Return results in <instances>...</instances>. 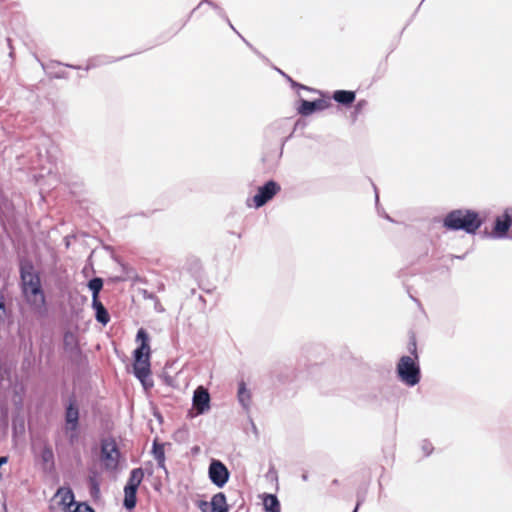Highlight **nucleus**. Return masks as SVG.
<instances>
[{
	"label": "nucleus",
	"instance_id": "obj_1",
	"mask_svg": "<svg viewBox=\"0 0 512 512\" xmlns=\"http://www.w3.org/2000/svg\"><path fill=\"white\" fill-rule=\"evenodd\" d=\"M19 278L21 293L26 303L36 315L45 317L48 313L46 295L40 273L29 258L19 259Z\"/></svg>",
	"mask_w": 512,
	"mask_h": 512
},
{
	"label": "nucleus",
	"instance_id": "obj_2",
	"mask_svg": "<svg viewBox=\"0 0 512 512\" xmlns=\"http://www.w3.org/2000/svg\"><path fill=\"white\" fill-rule=\"evenodd\" d=\"M136 340L140 344L132 354V373L140 381L144 390H149L154 386V382L151 378V348L148 332L144 328L138 329Z\"/></svg>",
	"mask_w": 512,
	"mask_h": 512
},
{
	"label": "nucleus",
	"instance_id": "obj_3",
	"mask_svg": "<svg viewBox=\"0 0 512 512\" xmlns=\"http://www.w3.org/2000/svg\"><path fill=\"white\" fill-rule=\"evenodd\" d=\"M484 224L480 213L473 209H454L448 212L442 220V225L449 231H464L475 235Z\"/></svg>",
	"mask_w": 512,
	"mask_h": 512
},
{
	"label": "nucleus",
	"instance_id": "obj_4",
	"mask_svg": "<svg viewBox=\"0 0 512 512\" xmlns=\"http://www.w3.org/2000/svg\"><path fill=\"white\" fill-rule=\"evenodd\" d=\"M63 414V432L70 445H74L79 439L80 433V405L75 393L70 394L66 399H62Z\"/></svg>",
	"mask_w": 512,
	"mask_h": 512
},
{
	"label": "nucleus",
	"instance_id": "obj_5",
	"mask_svg": "<svg viewBox=\"0 0 512 512\" xmlns=\"http://www.w3.org/2000/svg\"><path fill=\"white\" fill-rule=\"evenodd\" d=\"M396 373L398 379L409 387L416 386L421 380V369L418 360H414L407 355L399 359Z\"/></svg>",
	"mask_w": 512,
	"mask_h": 512
},
{
	"label": "nucleus",
	"instance_id": "obj_6",
	"mask_svg": "<svg viewBox=\"0 0 512 512\" xmlns=\"http://www.w3.org/2000/svg\"><path fill=\"white\" fill-rule=\"evenodd\" d=\"M144 479L143 468H134L130 471L128 480L124 486L123 507L127 511H132L137 505V491Z\"/></svg>",
	"mask_w": 512,
	"mask_h": 512
},
{
	"label": "nucleus",
	"instance_id": "obj_7",
	"mask_svg": "<svg viewBox=\"0 0 512 512\" xmlns=\"http://www.w3.org/2000/svg\"><path fill=\"white\" fill-rule=\"evenodd\" d=\"M288 129H289L288 119H281V120L273 122L265 130V137L268 140L280 143L279 157L282 156L285 143L290 138H292L293 132L295 131L296 126L294 127L293 131H291L287 136H284V134L287 132Z\"/></svg>",
	"mask_w": 512,
	"mask_h": 512
},
{
	"label": "nucleus",
	"instance_id": "obj_8",
	"mask_svg": "<svg viewBox=\"0 0 512 512\" xmlns=\"http://www.w3.org/2000/svg\"><path fill=\"white\" fill-rule=\"evenodd\" d=\"M63 349L69 361L75 366L80 367L86 360L79 346L76 334L70 330L65 331L63 334Z\"/></svg>",
	"mask_w": 512,
	"mask_h": 512
},
{
	"label": "nucleus",
	"instance_id": "obj_9",
	"mask_svg": "<svg viewBox=\"0 0 512 512\" xmlns=\"http://www.w3.org/2000/svg\"><path fill=\"white\" fill-rule=\"evenodd\" d=\"M512 227V207L506 208L500 216H497L494 220L492 231H485L487 237L493 239H505L511 238L509 230Z\"/></svg>",
	"mask_w": 512,
	"mask_h": 512
},
{
	"label": "nucleus",
	"instance_id": "obj_10",
	"mask_svg": "<svg viewBox=\"0 0 512 512\" xmlns=\"http://www.w3.org/2000/svg\"><path fill=\"white\" fill-rule=\"evenodd\" d=\"M281 191L280 184L270 179L259 186L256 194L252 197L253 206L259 209L271 201Z\"/></svg>",
	"mask_w": 512,
	"mask_h": 512
},
{
	"label": "nucleus",
	"instance_id": "obj_11",
	"mask_svg": "<svg viewBox=\"0 0 512 512\" xmlns=\"http://www.w3.org/2000/svg\"><path fill=\"white\" fill-rule=\"evenodd\" d=\"M101 461L107 470H115L118 467L120 451L116 441L113 438L103 439L101 441Z\"/></svg>",
	"mask_w": 512,
	"mask_h": 512
},
{
	"label": "nucleus",
	"instance_id": "obj_12",
	"mask_svg": "<svg viewBox=\"0 0 512 512\" xmlns=\"http://www.w3.org/2000/svg\"><path fill=\"white\" fill-rule=\"evenodd\" d=\"M208 477L216 487L223 488L229 481L230 471L221 460L212 458L208 467Z\"/></svg>",
	"mask_w": 512,
	"mask_h": 512
},
{
	"label": "nucleus",
	"instance_id": "obj_13",
	"mask_svg": "<svg viewBox=\"0 0 512 512\" xmlns=\"http://www.w3.org/2000/svg\"><path fill=\"white\" fill-rule=\"evenodd\" d=\"M192 405L197 415H203L210 410L211 397L207 388L200 385L194 390Z\"/></svg>",
	"mask_w": 512,
	"mask_h": 512
},
{
	"label": "nucleus",
	"instance_id": "obj_14",
	"mask_svg": "<svg viewBox=\"0 0 512 512\" xmlns=\"http://www.w3.org/2000/svg\"><path fill=\"white\" fill-rule=\"evenodd\" d=\"M297 103V112L304 117L310 116L318 111H323L330 106V103L325 99L309 101L304 98H300Z\"/></svg>",
	"mask_w": 512,
	"mask_h": 512
},
{
	"label": "nucleus",
	"instance_id": "obj_15",
	"mask_svg": "<svg viewBox=\"0 0 512 512\" xmlns=\"http://www.w3.org/2000/svg\"><path fill=\"white\" fill-rule=\"evenodd\" d=\"M332 99L344 107H351L356 100V92L353 90H335Z\"/></svg>",
	"mask_w": 512,
	"mask_h": 512
},
{
	"label": "nucleus",
	"instance_id": "obj_16",
	"mask_svg": "<svg viewBox=\"0 0 512 512\" xmlns=\"http://www.w3.org/2000/svg\"><path fill=\"white\" fill-rule=\"evenodd\" d=\"M92 309L95 312V319L103 326L107 325L110 321V314L104 304L99 299L92 300Z\"/></svg>",
	"mask_w": 512,
	"mask_h": 512
},
{
	"label": "nucleus",
	"instance_id": "obj_17",
	"mask_svg": "<svg viewBox=\"0 0 512 512\" xmlns=\"http://www.w3.org/2000/svg\"><path fill=\"white\" fill-rule=\"evenodd\" d=\"M126 57L127 56L114 58V57H111L108 55H97V56H94V57H91L90 59H88L87 65L84 69L86 71H89L90 69L97 68V67H100L103 65H107V64L119 61L121 59H124Z\"/></svg>",
	"mask_w": 512,
	"mask_h": 512
},
{
	"label": "nucleus",
	"instance_id": "obj_18",
	"mask_svg": "<svg viewBox=\"0 0 512 512\" xmlns=\"http://www.w3.org/2000/svg\"><path fill=\"white\" fill-rule=\"evenodd\" d=\"M210 512H229V505L225 493L218 492L214 494L210 501Z\"/></svg>",
	"mask_w": 512,
	"mask_h": 512
},
{
	"label": "nucleus",
	"instance_id": "obj_19",
	"mask_svg": "<svg viewBox=\"0 0 512 512\" xmlns=\"http://www.w3.org/2000/svg\"><path fill=\"white\" fill-rule=\"evenodd\" d=\"M58 494H61V500L59 501V505L62 506L63 512L71 510L72 507L77 503L71 488H61L59 489Z\"/></svg>",
	"mask_w": 512,
	"mask_h": 512
},
{
	"label": "nucleus",
	"instance_id": "obj_20",
	"mask_svg": "<svg viewBox=\"0 0 512 512\" xmlns=\"http://www.w3.org/2000/svg\"><path fill=\"white\" fill-rule=\"evenodd\" d=\"M262 501L265 512H281V504L277 495L264 493L262 495Z\"/></svg>",
	"mask_w": 512,
	"mask_h": 512
},
{
	"label": "nucleus",
	"instance_id": "obj_21",
	"mask_svg": "<svg viewBox=\"0 0 512 512\" xmlns=\"http://www.w3.org/2000/svg\"><path fill=\"white\" fill-rule=\"evenodd\" d=\"M237 399L244 409H248L251 403V392L244 380L238 382Z\"/></svg>",
	"mask_w": 512,
	"mask_h": 512
},
{
	"label": "nucleus",
	"instance_id": "obj_22",
	"mask_svg": "<svg viewBox=\"0 0 512 512\" xmlns=\"http://www.w3.org/2000/svg\"><path fill=\"white\" fill-rule=\"evenodd\" d=\"M152 454L154 456V459L157 462L158 468H162L165 472H167V469L165 467L164 445L154 441L153 446H152Z\"/></svg>",
	"mask_w": 512,
	"mask_h": 512
},
{
	"label": "nucleus",
	"instance_id": "obj_23",
	"mask_svg": "<svg viewBox=\"0 0 512 512\" xmlns=\"http://www.w3.org/2000/svg\"><path fill=\"white\" fill-rule=\"evenodd\" d=\"M104 281L101 277H93L88 283L87 287L92 293V300L99 299V294L103 288Z\"/></svg>",
	"mask_w": 512,
	"mask_h": 512
},
{
	"label": "nucleus",
	"instance_id": "obj_24",
	"mask_svg": "<svg viewBox=\"0 0 512 512\" xmlns=\"http://www.w3.org/2000/svg\"><path fill=\"white\" fill-rule=\"evenodd\" d=\"M368 106V101L365 99H360L354 105L353 111L350 113V118L352 123H355L358 119V116L366 109Z\"/></svg>",
	"mask_w": 512,
	"mask_h": 512
},
{
	"label": "nucleus",
	"instance_id": "obj_25",
	"mask_svg": "<svg viewBox=\"0 0 512 512\" xmlns=\"http://www.w3.org/2000/svg\"><path fill=\"white\" fill-rule=\"evenodd\" d=\"M89 492L93 499H96L100 496V484L96 478V475L89 476Z\"/></svg>",
	"mask_w": 512,
	"mask_h": 512
},
{
	"label": "nucleus",
	"instance_id": "obj_26",
	"mask_svg": "<svg viewBox=\"0 0 512 512\" xmlns=\"http://www.w3.org/2000/svg\"><path fill=\"white\" fill-rule=\"evenodd\" d=\"M229 27L244 41V43L257 55L259 56L261 59H266L265 56L263 54H261V52H259L250 42H248L237 30L236 28L233 26V24L231 23V21L229 20V22H226Z\"/></svg>",
	"mask_w": 512,
	"mask_h": 512
},
{
	"label": "nucleus",
	"instance_id": "obj_27",
	"mask_svg": "<svg viewBox=\"0 0 512 512\" xmlns=\"http://www.w3.org/2000/svg\"><path fill=\"white\" fill-rule=\"evenodd\" d=\"M65 512H95L87 502H77L74 508Z\"/></svg>",
	"mask_w": 512,
	"mask_h": 512
},
{
	"label": "nucleus",
	"instance_id": "obj_28",
	"mask_svg": "<svg viewBox=\"0 0 512 512\" xmlns=\"http://www.w3.org/2000/svg\"><path fill=\"white\" fill-rule=\"evenodd\" d=\"M408 351L413 356L414 360H418L417 342L414 334H412L409 338Z\"/></svg>",
	"mask_w": 512,
	"mask_h": 512
},
{
	"label": "nucleus",
	"instance_id": "obj_29",
	"mask_svg": "<svg viewBox=\"0 0 512 512\" xmlns=\"http://www.w3.org/2000/svg\"><path fill=\"white\" fill-rule=\"evenodd\" d=\"M278 71L289 81V83L291 84V86L293 88H298V89H303V90H308V91H314L313 89H310L309 87L294 81L289 75L285 74L284 72H282L280 70H278Z\"/></svg>",
	"mask_w": 512,
	"mask_h": 512
},
{
	"label": "nucleus",
	"instance_id": "obj_30",
	"mask_svg": "<svg viewBox=\"0 0 512 512\" xmlns=\"http://www.w3.org/2000/svg\"><path fill=\"white\" fill-rule=\"evenodd\" d=\"M7 316V307L3 291H0V321H3Z\"/></svg>",
	"mask_w": 512,
	"mask_h": 512
},
{
	"label": "nucleus",
	"instance_id": "obj_31",
	"mask_svg": "<svg viewBox=\"0 0 512 512\" xmlns=\"http://www.w3.org/2000/svg\"><path fill=\"white\" fill-rule=\"evenodd\" d=\"M421 449L424 452L425 456H429L433 452V446L430 441L423 440L421 444Z\"/></svg>",
	"mask_w": 512,
	"mask_h": 512
},
{
	"label": "nucleus",
	"instance_id": "obj_32",
	"mask_svg": "<svg viewBox=\"0 0 512 512\" xmlns=\"http://www.w3.org/2000/svg\"><path fill=\"white\" fill-rule=\"evenodd\" d=\"M196 505L201 512H210L211 511L210 502H207L205 500H198L196 502Z\"/></svg>",
	"mask_w": 512,
	"mask_h": 512
},
{
	"label": "nucleus",
	"instance_id": "obj_33",
	"mask_svg": "<svg viewBox=\"0 0 512 512\" xmlns=\"http://www.w3.org/2000/svg\"><path fill=\"white\" fill-rule=\"evenodd\" d=\"M273 373L276 375V377L278 378V380H279L280 382H282V383L288 382V381H290V380L292 379V377H291V376H289V375H283V374H281V373H278V374H277L276 370H274V371H273Z\"/></svg>",
	"mask_w": 512,
	"mask_h": 512
},
{
	"label": "nucleus",
	"instance_id": "obj_34",
	"mask_svg": "<svg viewBox=\"0 0 512 512\" xmlns=\"http://www.w3.org/2000/svg\"><path fill=\"white\" fill-rule=\"evenodd\" d=\"M216 13L218 14V16L220 18H222L225 22H229V18L226 14V12L224 11V9H222L221 7H219L217 10H216Z\"/></svg>",
	"mask_w": 512,
	"mask_h": 512
},
{
	"label": "nucleus",
	"instance_id": "obj_35",
	"mask_svg": "<svg viewBox=\"0 0 512 512\" xmlns=\"http://www.w3.org/2000/svg\"><path fill=\"white\" fill-rule=\"evenodd\" d=\"M55 64L57 65H63L65 67H68V68H72V69H76V70H79L81 69L82 67L79 66V65H72V64H68V63H62L60 61H54Z\"/></svg>",
	"mask_w": 512,
	"mask_h": 512
},
{
	"label": "nucleus",
	"instance_id": "obj_36",
	"mask_svg": "<svg viewBox=\"0 0 512 512\" xmlns=\"http://www.w3.org/2000/svg\"><path fill=\"white\" fill-rule=\"evenodd\" d=\"M54 78L56 79H67L68 78V73L65 72V71H61V72H57L53 75Z\"/></svg>",
	"mask_w": 512,
	"mask_h": 512
},
{
	"label": "nucleus",
	"instance_id": "obj_37",
	"mask_svg": "<svg viewBox=\"0 0 512 512\" xmlns=\"http://www.w3.org/2000/svg\"><path fill=\"white\" fill-rule=\"evenodd\" d=\"M364 500H365L364 494H362L361 492H357V501H356L357 506H361L363 504Z\"/></svg>",
	"mask_w": 512,
	"mask_h": 512
},
{
	"label": "nucleus",
	"instance_id": "obj_38",
	"mask_svg": "<svg viewBox=\"0 0 512 512\" xmlns=\"http://www.w3.org/2000/svg\"><path fill=\"white\" fill-rule=\"evenodd\" d=\"M207 5H209L212 9H214L215 11L220 7L217 3H215L214 1H207Z\"/></svg>",
	"mask_w": 512,
	"mask_h": 512
},
{
	"label": "nucleus",
	"instance_id": "obj_39",
	"mask_svg": "<svg viewBox=\"0 0 512 512\" xmlns=\"http://www.w3.org/2000/svg\"><path fill=\"white\" fill-rule=\"evenodd\" d=\"M8 462V456H0V468Z\"/></svg>",
	"mask_w": 512,
	"mask_h": 512
},
{
	"label": "nucleus",
	"instance_id": "obj_40",
	"mask_svg": "<svg viewBox=\"0 0 512 512\" xmlns=\"http://www.w3.org/2000/svg\"><path fill=\"white\" fill-rule=\"evenodd\" d=\"M144 297L147 299H156V296L153 293H148L147 291H144Z\"/></svg>",
	"mask_w": 512,
	"mask_h": 512
},
{
	"label": "nucleus",
	"instance_id": "obj_41",
	"mask_svg": "<svg viewBox=\"0 0 512 512\" xmlns=\"http://www.w3.org/2000/svg\"><path fill=\"white\" fill-rule=\"evenodd\" d=\"M373 187H374V191H375V202H376V205H378V203H379L378 191H377V188L375 185H373Z\"/></svg>",
	"mask_w": 512,
	"mask_h": 512
},
{
	"label": "nucleus",
	"instance_id": "obj_42",
	"mask_svg": "<svg viewBox=\"0 0 512 512\" xmlns=\"http://www.w3.org/2000/svg\"><path fill=\"white\" fill-rule=\"evenodd\" d=\"M154 416L158 418L160 421H162V415L160 412H154Z\"/></svg>",
	"mask_w": 512,
	"mask_h": 512
},
{
	"label": "nucleus",
	"instance_id": "obj_43",
	"mask_svg": "<svg viewBox=\"0 0 512 512\" xmlns=\"http://www.w3.org/2000/svg\"><path fill=\"white\" fill-rule=\"evenodd\" d=\"M46 454H49L50 456H52V452L50 450H47V451L44 452L43 458H44L45 461L47 460Z\"/></svg>",
	"mask_w": 512,
	"mask_h": 512
},
{
	"label": "nucleus",
	"instance_id": "obj_44",
	"mask_svg": "<svg viewBox=\"0 0 512 512\" xmlns=\"http://www.w3.org/2000/svg\"><path fill=\"white\" fill-rule=\"evenodd\" d=\"M301 478H302L303 481H307L308 480V473L307 472L303 473Z\"/></svg>",
	"mask_w": 512,
	"mask_h": 512
},
{
	"label": "nucleus",
	"instance_id": "obj_45",
	"mask_svg": "<svg viewBox=\"0 0 512 512\" xmlns=\"http://www.w3.org/2000/svg\"><path fill=\"white\" fill-rule=\"evenodd\" d=\"M359 508H360V506H357V504H356V505H355V508L353 509V511H352V512H358Z\"/></svg>",
	"mask_w": 512,
	"mask_h": 512
},
{
	"label": "nucleus",
	"instance_id": "obj_46",
	"mask_svg": "<svg viewBox=\"0 0 512 512\" xmlns=\"http://www.w3.org/2000/svg\"><path fill=\"white\" fill-rule=\"evenodd\" d=\"M384 217H385L387 220H389V221H393V220L390 218V216H389L388 214H385V216H384Z\"/></svg>",
	"mask_w": 512,
	"mask_h": 512
},
{
	"label": "nucleus",
	"instance_id": "obj_47",
	"mask_svg": "<svg viewBox=\"0 0 512 512\" xmlns=\"http://www.w3.org/2000/svg\"><path fill=\"white\" fill-rule=\"evenodd\" d=\"M332 483H333L334 485H337V484H338V480H337V479H334Z\"/></svg>",
	"mask_w": 512,
	"mask_h": 512
}]
</instances>
